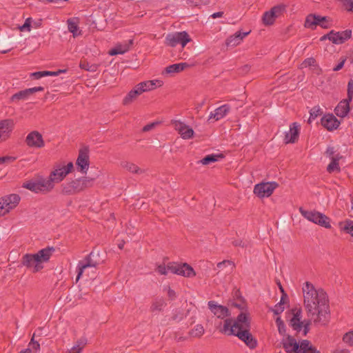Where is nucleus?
Masks as SVG:
<instances>
[{"instance_id":"obj_1","label":"nucleus","mask_w":353,"mask_h":353,"mask_svg":"<svg viewBox=\"0 0 353 353\" xmlns=\"http://www.w3.org/2000/svg\"><path fill=\"white\" fill-rule=\"evenodd\" d=\"M304 306L309 319L302 321L301 308L292 310V317L289 325L297 333L302 332L306 336L310 331L311 321L319 326L326 325L330 319L328 297L326 292L321 288L316 289L309 281H306L302 288Z\"/></svg>"},{"instance_id":"obj_2","label":"nucleus","mask_w":353,"mask_h":353,"mask_svg":"<svg viewBox=\"0 0 353 353\" xmlns=\"http://www.w3.org/2000/svg\"><path fill=\"white\" fill-rule=\"evenodd\" d=\"M250 325L248 315L243 312L239 314L235 321L226 319L220 332L227 335L236 336L243 341L250 349H254L257 345L256 340L248 330Z\"/></svg>"},{"instance_id":"obj_3","label":"nucleus","mask_w":353,"mask_h":353,"mask_svg":"<svg viewBox=\"0 0 353 353\" xmlns=\"http://www.w3.org/2000/svg\"><path fill=\"white\" fill-rule=\"evenodd\" d=\"M53 248H46L36 254H26L22 257L21 263L28 268H32L34 272L43 268L42 263L47 262L52 254Z\"/></svg>"},{"instance_id":"obj_4","label":"nucleus","mask_w":353,"mask_h":353,"mask_svg":"<svg viewBox=\"0 0 353 353\" xmlns=\"http://www.w3.org/2000/svg\"><path fill=\"white\" fill-rule=\"evenodd\" d=\"M281 343L286 353H306L310 347V341L302 340L297 342L291 335H287L283 338Z\"/></svg>"},{"instance_id":"obj_5","label":"nucleus","mask_w":353,"mask_h":353,"mask_svg":"<svg viewBox=\"0 0 353 353\" xmlns=\"http://www.w3.org/2000/svg\"><path fill=\"white\" fill-rule=\"evenodd\" d=\"M73 163L69 162L67 165H57L55 166L47 179V182L50 185L51 190L54 188V183L61 182L73 169Z\"/></svg>"},{"instance_id":"obj_6","label":"nucleus","mask_w":353,"mask_h":353,"mask_svg":"<svg viewBox=\"0 0 353 353\" xmlns=\"http://www.w3.org/2000/svg\"><path fill=\"white\" fill-rule=\"evenodd\" d=\"M22 188L34 193H48L51 191L47 179L39 176L37 179L24 182Z\"/></svg>"},{"instance_id":"obj_7","label":"nucleus","mask_w":353,"mask_h":353,"mask_svg":"<svg viewBox=\"0 0 353 353\" xmlns=\"http://www.w3.org/2000/svg\"><path fill=\"white\" fill-rule=\"evenodd\" d=\"M191 41L188 33L185 31L176 32L168 34L165 37V44L170 47H175L181 45L184 48Z\"/></svg>"},{"instance_id":"obj_8","label":"nucleus","mask_w":353,"mask_h":353,"mask_svg":"<svg viewBox=\"0 0 353 353\" xmlns=\"http://www.w3.org/2000/svg\"><path fill=\"white\" fill-rule=\"evenodd\" d=\"M353 97V80L348 82L347 97L341 101L334 109L335 114L339 117H345L350 112V102Z\"/></svg>"},{"instance_id":"obj_9","label":"nucleus","mask_w":353,"mask_h":353,"mask_svg":"<svg viewBox=\"0 0 353 353\" xmlns=\"http://www.w3.org/2000/svg\"><path fill=\"white\" fill-rule=\"evenodd\" d=\"M20 200V196L17 194H11L0 198V216L15 208Z\"/></svg>"},{"instance_id":"obj_10","label":"nucleus","mask_w":353,"mask_h":353,"mask_svg":"<svg viewBox=\"0 0 353 353\" xmlns=\"http://www.w3.org/2000/svg\"><path fill=\"white\" fill-rule=\"evenodd\" d=\"M278 187L276 182H266L256 184L254 188V193L259 198L269 197Z\"/></svg>"},{"instance_id":"obj_11","label":"nucleus","mask_w":353,"mask_h":353,"mask_svg":"<svg viewBox=\"0 0 353 353\" xmlns=\"http://www.w3.org/2000/svg\"><path fill=\"white\" fill-rule=\"evenodd\" d=\"M330 18L328 17H321L315 14H309L305 19V26L313 29L314 26L319 25L323 28H328L330 26Z\"/></svg>"},{"instance_id":"obj_12","label":"nucleus","mask_w":353,"mask_h":353,"mask_svg":"<svg viewBox=\"0 0 353 353\" xmlns=\"http://www.w3.org/2000/svg\"><path fill=\"white\" fill-rule=\"evenodd\" d=\"M94 252H91L83 260L79 261L77 264V275L76 281L77 282L82 276L84 270L88 268H96L99 264L98 262L94 261L92 257Z\"/></svg>"},{"instance_id":"obj_13","label":"nucleus","mask_w":353,"mask_h":353,"mask_svg":"<svg viewBox=\"0 0 353 353\" xmlns=\"http://www.w3.org/2000/svg\"><path fill=\"white\" fill-rule=\"evenodd\" d=\"M25 142L28 147L34 148H41L45 145L42 134L37 130L30 132Z\"/></svg>"},{"instance_id":"obj_14","label":"nucleus","mask_w":353,"mask_h":353,"mask_svg":"<svg viewBox=\"0 0 353 353\" xmlns=\"http://www.w3.org/2000/svg\"><path fill=\"white\" fill-rule=\"evenodd\" d=\"M14 127L12 119L0 120V143L8 139Z\"/></svg>"},{"instance_id":"obj_15","label":"nucleus","mask_w":353,"mask_h":353,"mask_svg":"<svg viewBox=\"0 0 353 353\" xmlns=\"http://www.w3.org/2000/svg\"><path fill=\"white\" fill-rule=\"evenodd\" d=\"M172 125L174 129L180 134L183 139H191L194 135V130L190 126L183 122L178 120H172Z\"/></svg>"},{"instance_id":"obj_16","label":"nucleus","mask_w":353,"mask_h":353,"mask_svg":"<svg viewBox=\"0 0 353 353\" xmlns=\"http://www.w3.org/2000/svg\"><path fill=\"white\" fill-rule=\"evenodd\" d=\"M44 90V88L41 86L34 87L31 88L25 89L14 94L11 98V102H17L21 100H26L30 96L34 94L37 92H41Z\"/></svg>"},{"instance_id":"obj_17","label":"nucleus","mask_w":353,"mask_h":353,"mask_svg":"<svg viewBox=\"0 0 353 353\" xmlns=\"http://www.w3.org/2000/svg\"><path fill=\"white\" fill-rule=\"evenodd\" d=\"M76 165L79 170L85 174L89 168V155L88 149L80 150L77 157Z\"/></svg>"},{"instance_id":"obj_18","label":"nucleus","mask_w":353,"mask_h":353,"mask_svg":"<svg viewBox=\"0 0 353 353\" xmlns=\"http://www.w3.org/2000/svg\"><path fill=\"white\" fill-rule=\"evenodd\" d=\"M208 305L210 311L219 319H223L230 316V313L227 307L219 305L214 301H210Z\"/></svg>"},{"instance_id":"obj_19","label":"nucleus","mask_w":353,"mask_h":353,"mask_svg":"<svg viewBox=\"0 0 353 353\" xmlns=\"http://www.w3.org/2000/svg\"><path fill=\"white\" fill-rule=\"evenodd\" d=\"M330 35L332 36L331 41L336 45L342 44L352 37V30L347 29L343 31L335 32L331 30Z\"/></svg>"},{"instance_id":"obj_20","label":"nucleus","mask_w":353,"mask_h":353,"mask_svg":"<svg viewBox=\"0 0 353 353\" xmlns=\"http://www.w3.org/2000/svg\"><path fill=\"white\" fill-rule=\"evenodd\" d=\"M82 183L81 179H77L72 180L68 183H64L62 188V192L64 194H74L81 191H83Z\"/></svg>"},{"instance_id":"obj_21","label":"nucleus","mask_w":353,"mask_h":353,"mask_svg":"<svg viewBox=\"0 0 353 353\" xmlns=\"http://www.w3.org/2000/svg\"><path fill=\"white\" fill-rule=\"evenodd\" d=\"M299 132L300 125L296 122L292 123L290 125L289 131L285 132L284 142L287 144L295 143L298 140Z\"/></svg>"},{"instance_id":"obj_22","label":"nucleus","mask_w":353,"mask_h":353,"mask_svg":"<svg viewBox=\"0 0 353 353\" xmlns=\"http://www.w3.org/2000/svg\"><path fill=\"white\" fill-rule=\"evenodd\" d=\"M299 210L305 219L317 225H319V220L321 221L324 216V214L321 212L316 210H307L302 207H300Z\"/></svg>"},{"instance_id":"obj_23","label":"nucleus","mask_w":353,"mask_h":353,"mask_svg":"<svg viewBox=\"0 0 353 353\" xmlns=\"http://www.w3.org/2000/svg\"><path fill=\"white\" fill-rule=\"evenodd\" d=\"M321 124L327 130L331 131L336 129L340 124V121L332 114L324 115L321 119Z\"/></svg>"},{"instance_id":"obj_24","label":"nucleus","mask_w":353,"mask_h":353,"mask_svg":"<svg viewBox=\"0 0 353 353\" xmlns=\"http://www.w3.org/2000/svg\"><path fill=\"white\" fill-rule=\"evenodd\" d=\"M133 44V40L130 39L124 41L122 43L117 44L114 48L109 51V54L114 56L117 54H123L127 52Z\"/></svg>"},{"instance_id":"obj_25","label":"nucleus","mask_w":353,"mask_h":353,"mask_svg":"<svg viewBox=\"0 0 353 353\" xmlns=\"http://www.w3.org/2000/svg\"><path fill=\"white\" fill-rule=\"evenodd\" d=\"M230 106L228 104H224L216 109L213 112H211L209 116V119H214L218 121L223 118L230 111Z\"/></svg>"},{"instance_id":"obj_26","label":"nucleus","mask_w":353,"mask_h":353,"mask_svg":"<svg viewBox=\"0 0 353 353\" xmlns=\"http://www.w3.org/2000/svg\"><path fill=\"white\" fill-rule=\"evenodd\" d=\"M250 32H241V31L236 32L233 35L228 37L226 40V45L228 46L234 47L239 45L243 39Z\"/></svg>"},{"instance_id":"obj_27","label":"nucleus","mask_w":353,"mask_h":353,"mask_svg":"<svg viewBox=\"0 0 353 353\" xmlns=\"http://www.w3.org/2000/svg\"><path fill=\"white\" fill-rule=\"evenodd\" d=\"M79 19L77 17L70 18L67 20L68 29L74 37L81 34V30L79 28Z\"/></svg>"},{"instance_id":"obj_28","label":"nucleus","mask_w":353,"mask_h":353,"mask_svg":"<svg viewBox=\"0 0 353 353\" xmlns=\"http://www.w3.org/2000/svg\"><path fill=\"white\" fill-rule=\"evenodd\" d=\"M189 66H190L189 64L187 63H185V62L170 65L165 68V70L163 72V74L179 73V72L184 70L185 68H188Z\"/></svg>"},{"instance_id":"obj_29","label":"nucleus","mask_w":353,"mask_h":353,"mask_svg":"<svg viewBox=\"0 0 353 353\" xmlns=\"http://www.w3.org/2000/svg\"><path fill=\"white\" fill-rule=\"evenodd\" d=\"M139 83L141 84V86L143 88V89H144V92L152 90L157 87H161L163 85V82L157 79L145 81Z\"/></svg>"},{"instance_id":"obj_30","label":"nucleus","mask_w":353,"mask_h":353,"mask_svg":"<svg viewBox=\"0 0 353 353\" xmlns=\"http://www.w3.org/2000/svg\"><path fill=\"white\" fill-rule=\"evenodd\" d=\"M178 275H181L185 277H193L195 276L194 269L188 263H183L179 265Z\"/></svg>"},{"instance_id":"obj_31","label":"nucleus","mask_w":353,"mask_h":353,"mask_svg":"<svg viewBox=\"0 0 353 353\" xmlns=\"http://www.w3.org/2000/svg\"><path fill=\"white\" fill-rule=\"evenodd\" d=\"M121 167L133 174H140L143 172L136 164L126 161L121 162Z\"/></svg>"},{"instance_id":"obj_32","label":"nucleus","mask_w":353,"mask_h":353,"mask_svg":"<svg viewBox=\"0 0 353 353\" xmlns=\"http://www.w3.org/2000/svg\"><path fill=\"white\" fill-rule=\"evenodd\" d=\"M166 305V303L163 298H156L152 303L150 310L152 312H161Z\"/></svg>"},{"instance_id":"obj_33","label":"nucleus","mask_w":353,"mask_h":353,"mask_svg":"<svg viewBox=\"0 0 353 353\" xmlns=\"http://www.w3.org/2000/svg\"><path fill=\"white\" fill-rule=\"evenodd\" d=\"M223 157L222 154H212L205 156L204 158L198 161V163L207 165L217 161L219 159H222Z\"/></svg>"},{"instance_id":"obj_34","label":"nucleus","mask_w":353,"mask_h":353,"mask_svg":"<svg viewBox=\"0 0 353 353\" xmlns=\"http://www.w3.org/2000/svg\"><path fill=\"white\" fill-rule=\"evenodd\" d=\"M86 344L87 339L85 338H81L77 341L76 344L70 350L68 353H81Z\"/></svg>"},{"instance_id":"obj_35","label":"nucleus","mask_w":353,"mask_h":353,"mask_svg":"<svg viewBox=\"0 0 353 353\" xmlns=\"http://www.w3.org/2000/svg\"><path fill=\"white\" fill-rule=\"evenodd\" d=\"M287 6L283 3L273 6L270 10L274 14L276 19L283 15L286 12Z\"/></svg>"},{"instance_id":"obj_36","label":"nucleus","mask_w":353,"mask_h":353,"mask_svg":"<svg viewBox=\"0 0 353 353\" xmlns=\"http://www.w3.org/2000/svg\"><path fill=\"white\" fill-rule=\"evenodd\" d=\"M276 20V17L274 16V14L270 10L269 11H266L263 13L262 17V21L265 26H271L272 25Z\"/></svg>"},{"instance_id":"obj_37","label":"nucleus","mask_w":353,"mask_h":353,"mask_svg":"<svg viewBox=\"0 0 353 353\" xmlns=\"http://www.w3.org/2000/svg\"><path fill=\"white\" fill-rule=\"evenodd\" d=\"M339 227L342 231L353 236V221H346L345 222H340Z\"/></svg>"},{"instance_id":"obj_38","label":"nucleus","mask_w":353,"mask_h":353,"mask_svg":"<svg viewBox=\"0 0 353 353\" xmlns=\"http://www.w3.org/2000/svg\"><path fill=\"white\" fill-rule=\"evenodd\" d=\"M137 97V91H133V90H132L123 99V104L124 105H128L132 103Z\"/></svg>"},{"instance_id":"obj_39","label":"nucleus","mask_w":353,"mask_h":353,"mask_svg":"<svg viewBox=\"0 0 353 353\" xmlns=\"http://www.w3.org/2000/svg\"><path fill=\"white\" fill-rule=\"evenodd\" d=\"M189 334L192 337H201L204 334V328L202 325L197 324L190 331Z\"/></svg>"},{"instance_id":"obj_40","label":"nucleus","mask_w":353,"mask_h":353,"mask_svg":"<svg viewBox=\"0 0 353 353\" xmlns=\"http://www.w3.org/2000/svg\"><path fill=\"white\" fill-rule=\"evenodd\" d=\"M275 321L278 327V332L279 334L283 336V337L287 336L288 334H286V326L283 321L281 319V318L277 317Z\"/></svg>"},{"instance_id":"obj_41","label":"nucleus","mask_w":353,"mask_h":353,"mask_svg":"<svg viewBox=\"0 0 353 353\" xmlns=\"http://www.w3.org/2000/svg\"><path fill=\"white\" fill-rule=\"evenodd\" d=\"M340 159H333L331 160L330 163L327 167V171L329 173H332L334 172H339L340 171V167L339 165V161Z\"/></svg>"},{"instance_id":"obj_42","label":"nucleus","mask_w":353,"mask_h":353,"mask_svg":"<svg viewBox=\"0 0 353 353\" xmlns=\"http://www.w3.org/2000/svg\"><path fill=\"white\" fill-rule=\"evenodd\" d=\"M325 155L329 157L330 160H332L333 159H341L342 158L339 153H336L334 148L332 146L327 147L325 151Z\"/></svg>"},{"instance_id":"obj_43","label":"nucleus","mask_w":353,"mask_h":353,"mask_svg":"<svg viewBox=\"0 0 353 353\" xmlns=\"http://www.w3.org/2000/svg\"><path fill=\"white\" fill-rule=\"evenodd\" d=\"M79 67L81 69L89 72H96L98 68V65L97 64H90L85 61L80 62Z\"/></svg>"},{"instance_id":"obj_44","label":"nucleus","mask_w":353,"mask_h":353,"mask_svg":"<svg viewBox=\"0 0 353 353\" xmlns=\"http://www.w3.org/2000/svg\"><path fill=\"white\" fill-rule=\"evenodd\" d=\"M80 179H81V182L82 183L83 190L86 188H90V187L93 186V185H94V178L82 177V178H80Z\"/></svg>"},{"instance_id":"obj_45","label":"nucleus","mask_w":353,"mask_h":353,"mask_svg":"<svg viewBox=\"0 0 353 353\" xmlns=\"http://www.w3.org/2000/svg\"><path fill=\"white\" fill-rule=\"evenodd\" d=\"M322 113L320 108H314L310 111V118L308 119V122L311 123L313 120H314L319 115Z\"/></svg>"},{"instance_id":"obj_46","label":"nucleus","mask_w":353,"mask_h":353,"mask_svg":"<svg viewBox=\"0 0 353 353\" xmlns=\"http://www.w3.org/2000/svg\"><path fill=\"white\" fill-rule=\"evenodd\" d=\"M343 341L350 346L353 345V331H350L346 333L343 337Z\"/></svg>"},{"instance_id":"obj_47","label":"nucleus","mask_w":353,"mask_h":353,"mask_svg":"<svg viewBox=\"0 0 353 353\" xmlns=\"http://www.w3.org/2000/svg\"><path fill=\"white\" fill-rule=\"evenodd\" d=\"M231 266V270H232L234 268V263L229 260H224L221 262L217 263L216 267L218 269H223L225 267Z\"/></svg>"},{"instance_id":"obj_48","label":"nucleus","mask_w":353,"mask_h":353,"mask_svg":"<svg viewBox=\"0 0 353 353\" xmlns=\"http://www.w3.org/2000/svg\"><path fill=\"white\" fill-rule=\"evenodd\" d=\"M319 223L320 226L324 227L325 228H330V219L324 214L323 218L321 219V221L319 220Z\"/></svg>"},{"instance_id":"obj_49","label":"nucleus","mask_w":353,"mask_h":353,"mask_svg":"<svg viewBox=\"0 0 353 353\" xmlns=\"http://www.w3.org/2000/svg\"><path fill=\"white\" fill-rule=\"evenodd\" d=\"M342 6L347 11L353 10V0H341Z\"/></svg>"},{"instance_id":"obj_50","label":"nucleus","mask_w":353,"mask_h":353,"mask_svg":"<svg viewBox=\"0 0 353 353\" xmlns=\"http://www.w3.org/2000/svg\"><path fill=\"white\" fill-rule=\"evenodd\" d=\"M34 334L33 335L32 338L31 339L28 344V347H30L32 350V351L34 350L35 352H37L40 349V345L37 341H34Z\"/></svg>"},{"instance_id":"obj_51","label":"nucleus","mask_w":353,"mask_h":353,"mask_svg":"<svg viewBox=\"0 0 353 353\" xmlns=\"http://www.w3.org/2000/svg\"><path fill=\"white\" fill-rule=\"evenodd\" d=\"M31 22H32V19L30 17L29 18H27L25 21V23H23V26H21L19 29L21 31H28L30 32L31 30Z\"/></svg>"},{"instance_id":"obj_52","label":"nucleus","mask_w":353,"mask_h":353,"mask_svg":"<svg viewBox=\"0 0 353 353\" xmlns=\"http://www.w3.org/2000/svg\"><path fill=\"white\" fill-rule=\"evenodd\" d=\"M284 310V306L283 303H278L276 304L274 307V308L272 309V311L274 312V314H280L282 313Z\"/></svg>"},{"instance_id":"obj_53","label":"nucleus","mask_w":353,"mask_h":353,"mask_svg":"<svg viewBox=\"0 0 353 353\" xmlns=\"http://www.w3.org/2000/svg\"><path fill=\"white\" fill-rule=\"evenodd\" d=\"M179 265H180V264L169 263V264L167 265V270H168V272H172V273H173V274H178V272H179Z\"/></svg>"},{"instance_id":"obj_54","label":"nucleus","mask_w":353,"mask_h":353,"mask_svg":"<svg viewBox=\"0 0 353 353\" xmlns=\"http://www.w3.org/2000/svg\"><path fill=\"white\" fill-rule=\"evenodd\" d=\"M46 74H48L46 71L34 72L30 74V77L35 79H39L42 77H46Z\"/></svg>"},{"instance_id":"obj_55","label":"nucleus","mask_w":353,"mask_h":353,"mask_svg":"<svg viewBox=\"0 0 353 353\" xmlns=\"http://www.w3.org/2000/svg\"><path fill=\"white\" fill-rule=\"evenodd\" d=\"M316 63V61L314 58H307L302 63L303 67L312 66L314 65Z\"/></svg>"},{"instance_id":"obj_56","label":"nucleus","mask_w":353,"mask_h":353,"mask_svg":"<svg viewBox=\"0 0 353 353\" xmlns=\"http://www.w3.org/2000/svg\"><path fill=\"white\" fill-rule=\"evenodd\" d=\"M157 271L161 275H166L168 274L167 266L165 265H159L157 268Z\"/></svg>"},{"instance_id":"obj_57","label":"nucleus","mask_w":353,"mask_h":353,"mask_svg":"<svg viewBox=\"0 0 353 353\" xmlns=\"http://www.w3.org/2000/svg\"><path fill=\"white\" fill-rule=\"evenodd\" d=\"M158 124L157 122H153V123H150L146 125H145L143 128V132H148L151 130H152Z\"/></svg>"},{"instance_id":"obj_58","label":"nucleus","mask_w":353,"mask_h":353,"mask_svg":"<svg viewBox=\"0 0 353 353\" xmlns=\"http://www.w3.org/2000/svg\"><path fill=\"white\" fill-rule=\"evenodd\" d=\"M132 90H133V91H137L138 97L139 95H141L143 92H145L144 89H143V88L141 86L140 83H138L137 85H136L135 87Z\"/></svg>"},{"instance_id":"obj_59","label":"nucleus","mask_w":353,"mask_h":353,"mask_svg":"<svg viewBox=\"0 0 353 353\" xmlns=\"http://www.w3.org/2000/svg\"><path fill=\"white\" fill-rule=\"evenodd\" d=\"M345 59H343L341 60L336 66H334L333 68V70L334 71H339L340 70L341 68H343L344 64H345Z\"/></svg>"},{"instance_id":"obj_60","label":"nucleus","mask_w":353,"mask_h":353,"mask_svg":"<svg viewBox=\"0 0 353 353\" xmlns=\"http://www.w3.org/2000/svg\"><path fill=\"white\" fill-rule=\"evenodd\" d=\"M168 296L172 300L174 299L176 296L175 292L170 288H168Z\"/></svg>"},{"instance_id":"obj_61","label":"nucleus","mask_w":353,"mask_h":353,"mask_svg":"<svg viewBox=\"0 0 353 353\" xmlns=\"http://www.w3.org/2000/svg\"><path fill=\"white\" fill-rule=\"evenodd\" d=\"M64 72H65V70H59L56 72L46 71V72H48V74H46V77L47 76H54V77L58 76L59 74Z\"/></svg>"},{"instance_id":"obj_62","label":"nucleus","mask_w":353,"mask_h":353,"mask_svg":"<svg viewBox=\"0 0 353 353\" xmlns=\"http://www.w3.org/2000/svg\"><path fill=\"white\" fill-rule=\"evenodd\" d=\"M232 244L234 246H241V247H244L245 246V243L243 242L242 240H240V239L234 241L232 242Z\"/></svg>"},{"instance_id":"obj_63","label":"nucleus","mask_w":353,"mask_h":353,"mask_svg":"<svg viewBox=\"0 0 353 353\" xmlns=\"http://www.w3.org/2000/svg\"><path fill=\"white\" fill-rule=\"evenodd\" d=\"M223 12H217L213 13L211 15V17L213 18V19H216V18H218V17H223Z\"/></svg>"},{"instance_id":"obj_64","label":"nucleus","mask_w":353,"mask_h":353,"mask_svg":"<svg viewBox=\"0 0 353 353\" xmlns=\"http://www.w3.org/2000/svg\"><path fill=\"white\" fill-rule=\"evenodd\" d=\"M11 159H14V158L10 157H0V164L5 163L7 160H11Z\"/></svg>"}]
</instances>
